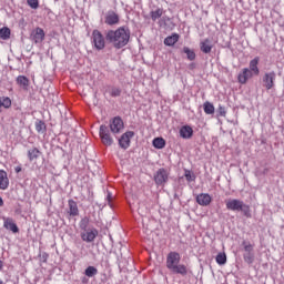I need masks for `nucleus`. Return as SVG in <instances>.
Returning <instances> with one entry per match:
<instances>
[{
    "label": "nucleus",
    "mask_w": 284,
    "mask_h": 284,
    "mask_svg": "<svg viewBox=\"0 0 284 284\" xmlns=\"http://www.w3.org/2000/svg\"><path fill=\"white\" fill-rule=\"evenodd\" d=\"M105 39L109 43H112L116 50H121V48H125V44L130 42V31L124 27H120L116 30H109Z\"/></svg>",
    "instance_id": "nucleus-1"
},
{
    "label": "nucleus",
    "mask_w": 284,
    "mask_h": 284,
    "mask_svg": "<svg viewBox=\"0 0 284 284\" xmlns=\"http://www.w3.org/2000/svg\"><path fill=\"white\" fill-rule=\"evenodd\" d=\"M181 263V254L178 252H170L166 256V267L173 274H181V276H187V266Z\"/></svg>",
    "instance_id": "nucleus-2"
},
{
    "label": "nucleus",
    "mask_w": 284,
    "mask_h": 284,
    "mask_svg": "<svg viewBox=\"0 0 284 284\" xmlns=\"http://www.w3.org/2000/svg\"><path fill=\"white\" fill-rule=\"evenodd\" d=\"M226 209L231 210L232 212H243L244 216L250 219L252 214L250 213V205H246L241 200H229L226 201Z\"/></svg>",
    "instance_id": "nucleus-3"
},
{
    "label": "nucleus",
    "mask_w": 284,
    "mask_h": 284,
    "mask_svg": "<svg viewBox=\"0 0 284 284\" xmlns=\"http://www.w3.org/2000/svg\"><path fill=\"white\" fill-rule=\"evenodd\" d=\"M91 43L95 50H105V38L99 29L92 31Z\"/></svg>",
    "instance_id": "nucleus-4"
},
{
    "label": "nucleus",
    "mask_w": 284,
    "mask_h": 284,
    "mask_svg": "<svg viewBox=\"0 0 284 284\" xmlns=\"http://www.w3.org/2000/svg\"><path fill=\"white\" fill-rule=\"evenodd\" d=\"M99 134L103 145L110 146L112 145V143H114V139H112V135L110 134V129L108 128V125L102 124L100 126Z\"/></svg>",
    "instance_id": "nucleus-5"
},
{
    "label": "nucleus",
    "mask_w": 284,
    "mask_h": 284,
    "mask_svg": "<svg viewBox=\"0 0 284 284\" xmlns=\"http://www.w3.org/2000/svg\"><path fill=\"white\" fill-rule=\"evenodd\" d=\"M275 81H276V72L274 71L266 72L262 77V82L265 90H272V88H274Z\"/></svg>",
    "instance_id": "nucleus-6"
},
{
    "label": "nucleus",
    "mask_w": 284,
    "mask_h": 284,
    "mask_svg": "<svg viewBox=\"0 0 284 284\" xmlns=\"http://www.w3.org/2000/svg\"><path fill=\"white\" fill-rule=\"evenodd\" d=\"M170 179V173L165 169H159L154 174V181L156 185H165Z\"/></svg>",
    "instance_id": "nucleus-7"
},
{
    "label": "nucleus",
    "mask_w": 284,
    "mask_h": 284,
    "mask_svg": "<svg viewBox=\"0 0 284 284\" xmlns=\"http://www.w3.org/2000/svg\"><path fill=\"white\" fill-rule=\"evenodd\" d=\"M123 128L124 124L121 118L115 116L110 121V130L113 134H119Z\"/></svg>",
    "instance_id": "nucleus-8"
},
{
    "label": "nucleus",
    "mask_w": 284,
    "mask_h": 284,
    "mask_svg": "<svg viewBox=\"0 0 284 284\" xmlns=\"http://www.w3.org/2000/svg\"><path fill=\"white\" fill-rule=\"evenodd\" d=\"M252 77H255L252 71H250V68H244L242 69V72L239 73L237 75V81L241 83V85H245Z\"/></svg>",
    "instance_id": "nucleus-9"
},
{
    "label": "nucleus",
    "mask_w": 284,
    "mask_h": 284,
    "mask_svg": "<svg viewBox=\"0 0 284 284\" xmlns=\"http://www.w3.org/2000/svg\"><path fill=\"white\" fill-rule=\"evenodd\" d=\"M134 136V131H128L121 135L119 139V145L122 150H128L130 148V140Z\"/></svg>",
    "instance_id": "nucleus-10"
},
{
    "label": "nucleus",
    "mask_w": 284,
    "mask_h": 284,
    "mask_svg": "<svg viewBox=\"0 0 284 284\" xmlns=\"http://www.w3.org/2000/svg\"><path fill=\"white\" fill-rule=\"evenodd\" d=\"M2 220L4 230H9V232L18 234L19 226H17V223H14V220L12 217H2Z\"/></svg>",
    "instance_id": "nucleus-11"
},
{
    "label": "nucleus",
    "mask_w": 284,
    "mask_h": 284,
    "mask_svg": "<svg viewBox=\"0 0 284 284\" xmlns=\"http://www.w3.org/2000/svg\"><path fill=\"white\" fill-rule=\"evenodd\" d=\"M31 39L34 41V43H43L45 40V31L41 28H36L31 33Z\"/></svg>",
    "instance_id": "nucleus-12"
},
{
    "label": "nucleus",
    "mask_w": 284,
    "mask_h": 284,
    "mask_svg": "<svg viewBox=\"0 0 284 284\" xmlns=\"http://www.w3.org/2000/svg\"><path fill=\"white\" fill-rule=\"evenodd\" d=\"M119 21H121V18H119L116 12L108 11L104 18V23H106V26H118Z\"/></svg>",
    "instance_id": "nucleus-13"
},
{
    "label": "nucleus",
    "mask_w": 284,
    "mask_h": 284,
    "mask_svg": "<svg viewBox=\"0 0 284 284\" xmlns=\"http://www.w3.org/2000/svg\"><path fill=\"white\" fill-rule=\"evenodd\" d=\"M196 203L202 207H207L212 203V196L207 193H201L196 196Z\"/></svg>",
    "instance_id": "nucleus-14"
},
{
    "label": "nucleus",
    "mask_w": 284,
    "mask_h": 284,
    "mask_svg": "<svg viewBox=\"0 0 284 284\" xmlns=\"http://www.w3.org/2000/svg\"><path fill=\"white\" fill-rule=\"evenodd\" d=\"M97 236H99V231L97 229H93L87 233H81V239L85 243H92Z\"/></svg>",
    "instance_id": "nucleus-15"
},
{
    "label": "nucleus",
    "mask_w": 284,
    "mask_h": 284,
    "mask_svg": "<svg viewBox=\"0 0 284 284\" xmlns=\"http://www.w3.org/2000/svg\"><path fill=\"white\" fill-rule=\"evenodd\" d=\"M258 61L261 59L258 57H255L253 60L250 61L248 70L251 73H253L255 77H258L261 74V70L258 69Z\"/></svg>",
    "instance_id": "nucleus-16"
},
{
    "label": "nucleus",
    "mask_w": 284,
    "mask_h": 284,
    "mask_svg": "<svg viewBox=\"0 0 284 284\" xmlns=\"http://www.w3.org/2000/svg\"><path fill=\"white\" fill-rule=\"evenodd\" d=\"M10 187V180L8 179V172L0 170V190H8Z\"/></svg>",
    "instance_id": "nucleus-17"
},
{
    "label": "nucleus",
    "mask_w": 284,
    "mask_h": 284,
    "mask_svg": "<svg viewBox=\"0 0 284 284\" xmlns=\"http://www.w3.org/2000/svg\"><path fill=\"white\" fill-rule=\"evenodd\" d=\"M194 130L190 125H184L180 129V136L182 139H192Z\"/></svg>",
    "instance_id": "nucleus-18"
},
{
    "label": "nucleus",
    "mask_w": 284,
    "mask_h": 284,
    "mask_svg": "<svg viewBox=\"0 0 284 284\" xmlns=\"http://www.w3.org/2000/svg\"><path fill=\"white\" fill-rule=\"evenodd\" d=\"M12 108V100L9 97H0V113Z\"/></svg>",
    "instance_id": "nucleus-19"
},
{
    "label": "nucleus",
    "mask_w": 284,
    "mask_h": 284,
    "mask_svg": "<svg viewBox=\"0 0 284 284\" xmlns=\"http://www.w3.org/2000/svg\"><path fill=\"white\" fill-rule=\"evenodd\" d=\"M16 82L22 88L23 90H28L30 88V79L26 75H18Z\"/></svg>",
    "instance_id": "nucleus-20"
},
{
    "label": "nucleus",
    "mask_w": 284,
    "mask_h": 284,
    "mask_svg": "<svg viewBox=\"0 0 284 284\" xmlns=\"http://www.w3.org/2000/svg\"><path fill=\"white\" fill-rule=\"evenodd\" d=\"M69 214L70 216H79V205L74 202V200H69Z\"/></svg>",
    "instance_id": "nucleus-21"
},
{
    "label": "nucleus",
    "mask_w": 284,
    "mask_h": 284,
    "mask_svg": "<svg viewBox=\"0 0 284 284\" xmlns=\"http://www.w3.org/2000/svg\"><path fill=\"white\" fill-rule=\"evenodd\" d=\"M179 33H173L172 36H169L164 39V45L172 47L176 43H179Z\"/></svg>",
    "instance_id": "nucleus-22"
},
{
    "label": "nucleus",
    "mask_w": 284,
    "mask_h": 284,
    "mask_svg": "<svg viewBox=\"0 0 284 284\" xmlns=\"http://www.w3.org/2000/svg\"><path fill=\"white\" fill-rule=\"evenodd\" d=\"M200 50L204 52V54H210L212 52V44L210 43V39H205L200 43Z\"/></svg>",
    "instance_id": "nucleus-23"
},
{
    "label": "nucleus",
    "mask_w": 284,
    "mask_h": 284,
    "mask_svg": "<svg viewBox=\"0 0 284 284\" xmlns=\"http://www.w3.org/2000/svg\"><path fill=\"white\" fill-rule=\"evenodd\" d=\"M39 156H41V151L37 148H33L28 151L29 161H34V160L39 159Z\"/></svg>",
    "instance_id": "nucleus-24"
},
{
    "label": "nucleus",
    "mask_w": 284,
    "mask_h": 284,
    "mask_svg": "<svg viewBox=\"0 0 284 284\" xmlns=\"http://www.w3.org/2000/svg\"><path fill=\"white\" fill-rule=\"evenodd\" d=\"M153 148H155L156 150H163V148H165V139L155 138L153 140Z\"/></svg>",
    "instance_id": "nucleus-25"
},
{
    "label": "nucleus",
    "mask_w": 284,
    "mask_h": 284,
    "mask_svg": "<svg viewBox=\"0 0 284 284\" xmlns=\"http://www.w3.org/2000/svg\"><path fill=\"white\" fill-rule=\"evenodd\" d=\"M150 17L152 21H156L158 19H161V17H163V9L158 8L156 10L151 11Z\"/></svg>",
    "instance_id": "nucleus-26"
},
{
    "label": "nucleus",
    "mask_w": 284,
    "mask_h": 284,
    "mask_svg": "<svg viewBox=\"0 0 284 284\" xmlns=\"http://www.w3.org/2000/svg\"><path fill=\"white\" fill-rule=\"evenodd\" d=\"M10 28L4 27L0 29V39H2L3 41H8V39H10Z\"/></svg>",
    "instance_id": "nucleus-27"
},
{
    "label": "nucleus",
    "mask_w": 284,
    "mask_h": 284,
    "mask_svg": "<svg viewBox=\"0 0 284 284\" xmlns=\"http://www.w3.org/2000/svg\"><path fill=\"white\" fill-rule=\"evenodd\" d=\"M183 52L184 54H186L189 61H194V59H196V53L194 52V50H191L190 48L184 47Z\"/></svg>",
    "instance_id": "nucleus-28"
},
{
    "label": "nucleus",
    "mask_w": 284,
    "mask_h": 284,
    "mask_svg": "<svg viewBox=\"0 0 284 284\" xmlns=\"http://www.w3.org/2000/svg\"><path fill=\"white\" fill-rule=\"evenodd\" d=\"M215 261L217 265H225L227 263V255H225V253H219Z\"/></svg>",
    "instance_id": "nucleus-29"
},
{
    "label": "nucleus",
    "mask_w": 284,
    "mask_h": 284,
    "mask_svg": "<svg viewBox=\"0 0 284 284\" xmlns=\"http://www.w3.org/2000/svg\"><path fill=\"white\" fill-rule=\"evenodd\" d=\"M85 276L89 278H92V276H97L99 274V271L94 266H88L84 272Z\"/></svg>",
    "instance_id": "nucleus-30"
},
{
    "label": "nucleus",
    "mask_w": 284,
    "mask_h": 284,
    "mask_svg": "<svg viewBox=\"0 0 284 284\" xmlns=\"http://www.w3.org/2000/svg\"><path fill=\"white\" fill-rule=\"evenodd\" d=\"M203 108L205 114H214V104H212V102H204Z\"/></svg>",
    "instance_id": "nucleus-31"
},
{
    "label": "nucleus",
    "mask_w": 284,
    "mask_h": 284,
    "mask_svg": "<svg viewBox=\"0 0 284 284\" xmlns=\"http://www.w3.org/2000/svg\"><path fill=\"white\" fill-rule=\"evenodd\" d=\"M242 245H243V247H244V252H245V253H252V252H254V245H253L252 243H250V242H247V241H243V242H242Z\"/></svg>",
    "instance_id": "nucleus-32"
},
{
    "label": "nucleus",
    "mask_w": 284,
    "mask_h": 284,
    "mask_svg": "<svg viewBox=\"0 0 284 284\" xmlns=\"http://www.w3.org/2000/svg\"><path fill=\"white\" fill-rule=\"evenodd\" d=\"M36 130L39 134H43V132H45V122L43 121H39L37 124H36Z\"/></svg>",
    "instance_id": "nucleus-33"
},
{
    "label": "nucleus",
    "mask_w": 284,
    "mask_h": 284,
    "mask_svg": "<svg viewBox=\"0 0 284 284\" xmlns=\"http://www.w3.org/2000/svg\"><path fill=\"white\" fill-rule=\"evenodd\" d=\"M243 258L245 263L252 265V263H254V253H244Z\"/></svg>",
    "instance_id": "nucleus-34"
},
{
    "label": "nucleus",
    "mask_w": 284,
    "mask_h": 284,
    "mask_svg": "<svg viewBox=\"0 0 284 284\" xmlns=\"http://www.w3.org/2000/svg\"><path fill=\"white\" fill-rule=\"evenodd\" d=\"M184 176L186 181H189V183H192V181H196V175H194V173H192V171L190 170L185 171Z\"/></svg>",
    "instance_id": "nucleus-35"
},
{
    "label": "nucleus",
    "mask_w": 284,
    "mask_h": 284,
    "mask_svg": "<svg viewBox=\"0 0 284 284\" xmlns=\"http://www.w3.org/2000/svg\"><path fill=\"white\" fill-rule=\"evenodd\" d=\"M27 3L32 10H37L39 8V0H27Z\"/></svg>",
    "instance_id": "nucleus-36"
},
{
    "label": "nucleus",
    "mask_w": 284,
    "mask_h": 284,
    "mask_svg": "<svg viewBox=\"0 0 284 284\" xmlns=\"http://www.w3.org/2000/svg\"><path fill=\"white\" fill-rule=\"evenodd\" d=\"M88 225H90V217H83L80 222V227H82L83 230H85V227H88Z\"/></svg>",
    "instance_id": "nucleus-37"
},
{
    "label": "nucleus",
    "mask_w": 284,
    "mask_h": 284,
    "mask_svg": "<svg viewBox=\"0 0 284 284\" xmlns=\"http://www.w3.org/2000/svg\"><path fill=\"white\" fill-rule=\"evenodd\" d=\"M217 114H219V116H226L227 111L225 110V106L220 105L217 109Z\"/></svg>",
    "instance_id": "nucleus-38"
},
{
    "label": "nucleus",
    "mask_w": 284,
    "mask_h": 284,
    "mask_svg": "<svg viewBox=\"0 0 284 284\" xmlns=\"http://www.w3.org/2000/svg\"><path fill=\"white\" fill-rule=\"evenodd\" d=\"M111 97H121L120 89H116V88L112 89L111 90Z\"/></svg>",
    "instance_id": "nucleus-39"
},
{
    "label": "nucleus",
    "mask_w": 284,
    "mask_h": 284,
    "mask_svg": "<svg viewBox=\"0 0 284 284\" xmlns=\"http://www.w3.org/2000/svg\"><path fill=\"white\" fill-rule=\"evenodd\" d=\"M106 199H108L109 203H112V193H108Z\"/></svg>",
    "instance_id": "nucleus-40"
},
{
    "label": "nucleus",
    "mask_w": 284,
    "mask_h": 284,
    "mask_svg": "<svg viewBox=\"0 0 284 284\" xmlns=\"http://www.w3.org/2000/svg\"><path fill=\"white\" fill-rule=\"evenodd\" d=\"M0 207H3V197L0 196Z\"/></svg>",
    "instance_id": "nucleus-41"
},
{
    "label": "nucleus",
    "mask_w": 284,
    "mask_h": 284,
    "mask_svg": "<svg viewBox=\"0 0 284 284\" xmlns=\"http://www.w3.org/2000/svg\"><path fill=\"white\" fill-rule=\"evenodd\" d=\"M16 172L19 174V172H21V166L16 168Z\"/></svg>",
    "instance_id": "nucleus-42"
},
{
    "label": "nucleus",
    "mask_w": 284,
    "mask_h": 284,
    "mask_svg": "<svg viewBox=\"0 0 284 284\" xmlns=\"http://www.w3.org/2000/svg\"><path fill=\"white\" fill-rule=\"evenodd\" d=\"M0 270H3V261L0 260Z\"/></svg>",
    "instance_id": "nucleus-43"
},
{
    "label": "nucleus",
    "mask_w": 284,
    "mask_h": 284,
    "mask_svg": "<svg viewBox=\"0 0 284 284\" xmlns=\"http://www.w3.org/2000/svg\"><path fill=\"white\" fill-rule=\"evenodd\" d=\"M0 284H3V281H2V280H0Z\"/></svg>",
    "instance_id": "nucleus-44"
},
{
    "label": "nucleus",
    "mask_w": 284,
    "mask_h": 284,
    "mask_svg": "<svg viewBox=\"0 0 284 284\" xmlns=\"http://www.w3.org/2000/svg\"><path fill=\"white\" fill-rule=\"evenodd\" d=\"M192 65V68H194V64H191Z\"/></svg>",
    "instance_id": "nucleus-45"
}]
</instances>
